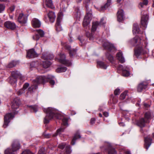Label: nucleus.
<instances>
[{
  "instance_id": "f257e3e1",
  "label": "nucleus",
  "mask_w": 154,
  "mask_h": 154,
  "mask_svg": "<svg viewBox=\"0 0 154 154\" xmlns=\"http://www.w3.org/2000/svg\"><path fill=\"white\" fill-rule=\"evenodd\" d=\"M54 76L50 75H48L46 76H39L37 77L36 79L33 80L32 85L28 88V91L30 92L33 91V90L36 89L38 87V85L39 84L43 83L48 81V79H53Z\"/></svg>"
},
{
  "instance_id": "f03ea898",
  "label": "nucleus",
  "mask_w": 154,
  "mask_h": 154,
  "mask_svg": "<svg viewBox=\"0 0 154 154\" xmlns=\"http://www.w3.org/2000/svg\"><path fill=\"white\" fill-rule=\"evenodd\" d=\"M44 111L46 112L47 114L44 118V122L45 124L48 123L50 120L54 117L57 119H61V115L60 114L56 112L54 109L52 108L49 107L47 109H44Z\"/></svg>"
},
{
  "instance_id": "7ed1b4c3",
  "label": "nucleus",
  "mask_w": 154,
  "mask_h": 154,
  "mask_svg": "<svg viewBox=\"0 0 154 154\" xmlns=\"http://www.w3.org/2000/svg\"><path fill=\"white\" fill-rule=\"evenodd\" d=\"M24 77L22 76L19 72L14 71L11 72V76L8 78L9 82L12 85H14L15 87L17 82V79L19 78L21 80L23 79Z\"/></svg>"
},
{
  "instance_id": "20e7f679",
  "label": "nucleus",
  "mask_w": 154,
  "mask_h": 154,
  "mask_svg": "<svg viewBox=\"0 0 154 154\" xmlns=\"http://www.w3.org/2000/svg\"><path fill=\"white\" fill-rule=\"evenodd\" d=\"M143 41L138 36H136L133 38L131 39L129 42V43L132 45L136 46V47H142L145 46L146 44L145 42V45H143Z\"/></svg>"
},
{
  "instance_id": "39448f33",
  "label": "nucleus",
  "mask_w": 154,
  "mask_h": 154,
  "mask_svg": "<svg viewBox=\"0 0 154 154\" xmlns=\"http://www.w3.org/2000/svg\"><path fill=\"white\" fill-rule=\"evenodd\" d=\"M101 149H103L107 151L108 154H116V151L112 146L111 144L109 143L105 142V146L101 147Z\"/></svg>"
},
{
  "instance_id": "423d86ee",
  "label": "nucleus",
  "mask_w": 154,
  "mask_h": 154,
  "mask_svg": "<svg viewBox=\"0 0 154 154\" xmlns=\"http://www.w3.org/2000/svg\"><path fill=\"white\" fill-rule=\"evenodd\" d=\"M141 14L142 15L141 20V24L144 27L146 28L147 27L149 16L146 12L144 11L141 12Z\"/></svg>"
},
{
  "instance_id": "0eeeda50",
  "label": "nucleus",
  "mask_w": 154,
  "mask_h": 154,
  "mask_svg": "<svg viewBox=\"0 0 154 154\" xmlns=\"http://www.w3.org/2000/svg\"><path fill=\"white\" fill-rule=\"evenodd\" d=\"M17 13H16V17H17V21L22 25L26 23L27 21V17L22 13H20L17 16Z\"/></svg>"
},
{
  "instance_id": "6e6552de",
  "label": "nucleus",
  "mask_w": 154,
  "mask_h": 154,
  "mask_svg": "<svg viewBox=\"0 0 154 154\" xmlns=\"http://www.w3.org/2000/svg\"><path fill=\"white\" fill-rule=\"evenodd\" d=\"M118 69L122 70V75L123 76L127 77L130 75L129 68L128 66L123 67L122 65H120L118 66Z\"/></svg>"
},
{
  "instance_id": "1a4fd4ad",
  "label": "nucleus",
  "mask_w": 154,
  "mask_h": 154,
  "mask_svg": "<svg viewBox=\"0 0 154 154\" xmlns=\"http://www.w3.org/2000/svg\"><path fill=\"white\" fill-rule=\"evenodd\" d=\"M14 116L11 113H9L6 114L4 117V122L3 125L4 128H6L10 122V120L12 119Z\"/></svg>"
},
{
  "instance_id": "9d476101",
  "label": "nucleus",
  "mask_w": 154,
  "mask_h": 154,
  "mask_svg": "<svg viewBox=\"0 0 154 154\" xmlns=\"http://www.w3.org/2000/svg\"><path fill=\"white\" fill-rule=\"evenodd\" d=\"M65 56L64 54H60L59 59L56 58L55 59H58L59 61L61 63L65 65L69 66L71 64V62L69 60H65Z\"/></svg>"
},
{
  "instance_id": "9b49d317",
  "label": "nucleus",
  "mask_w": 154,
  "mask_h": 154,
  "mask_svg": "<svg viewBox=\"0 0 154 154\" xmlns=\"http://www.w3.org/2000/svg\"><path fill=\"white\" fill-rule=\"evenodd\" d=\"M62 17V14L61 13L58 14L57 20V22L55 25L56 30L58 32L61 31L62 29V27L60 24Z\"/></svg>"
},
{
  "instance_id": "f8f14e48",
  "label": "nucleus",
  "mask_w": 154,
  "mask_h": 154,
  "mask_svg": "<svg viewBox=\"0 0 154 154\" xmlns=\"http://www.w3.org/2000/svg\"><path fill=\"white\" fill-rule=\"evenodd\" d=\"M103 18H102L101 19L100 23H99L97 21H95L93 22L92 26V28L91 29V31H95L96 30V29L98 26H99L100 25H103L104 24H105V22H103Z\"/></svg>"
},
{
  "instance_id": "ddd939ff",
  "label": "nucleus",
  "mask_w": 154,
  "mask_h": 154,
  "mask_svg": "<svg viewBox=\"0 0 154 154\" xmlns=\"http://www.w3.org/2000/svg\"><path fill=\"white\" fill-rule=\"evenodd\" d=\"M103 45L106 49L111 52L116 50L115 47L112 44L107 41L104 42L103 43Z\"/></svg>"
},
{
  "instance_id": "4468645a",
  "label": "nucleus",
  "mask_w": 154,
  "mask_h": 154,
  "mask_svg": "<svg viewBox=\"0 0 154 154\" xmlns=\"http://www.w3.org/2000/svg\"><path fill=\"white\" fill-rule=\"evenodd\" d=\"M85 3V6L86 8L87 11V14L85 16V18L91 21L92 17L91 8H89V6H88L87 3Z\"/></svg>"
},
{
  "instance_id": "2eb2a0df",
  "label": "nucleus",
  "mask_w": 154,
  "mask_h": 154,
  "mask_svg": "<svg viewBox=\"0 0 154 154\" xmlns=\"http://www.w3.org/2000/svg\"><path fill=\"white\" fill-rule=\"evenodd\" d=\"M21 102L20 100L18 98L14 99L12 103L11 107L13 111L15 109H17L19 106Z\"/></svg>"
},
{
  "instance_id": "dca6fc26",
  "label": "nucleus",
  "mask_w": 154,
  "mask_h": 154,
  "mask_svg": "<svg viewBox=\"0 0 154 154\" xmlns=\"http://www.w3.org/2000/svg\"><path fill=\"white\" fill-rule=\"evenodd\" d=\"M38 56V54L33 49L29 50L27 53V57L29 58L37 57Z\"/></svg>"
},
{
  "instance_id": "f3484780",
  "label": "nucleus",
  "mask_w": 154,
  "mask_h": 154,
  "mask_svg": "<svg viewBox=\"0 0 154 154\" xmlns=\"http://www.w3.org/2000/svg\"><path fill=\"white\" fill-rule=\"evenodd\" d=\"M12 148L13 152H15L18 150L20 148V145L17 140H14L12 144Z\"/></svg>"
},
{
  "instance_id": "a211bd4d",
  "label": "nucleus",
  "mask_w": 154,
  "mask_h": 154,
  "mask_svg": "<svg viewBox=\"0 0 154 154\" xmlns=\"http://www.w3.org/2000/svg\"><path fill=\"white\" fill-rule=\"evenodd\" d=\"M5 26L7 28L11 29H14L16 28V25L13 22H11L10 21H7L4 23Z\"/></svg>"
},
{
  "instance_id": "6ab92c4d",
  "label": "nucleus",
  "mask_w": 154,
  "mask_h": 154,
  "mask_svg": "<svg viewBox=\"0 0 154 154\" xmlns=\"http://www.w3.org/2000/svg\"><path fill=\"white\" fill-rule=\"evenodd\" d=\"M117 20L118 21L122 22L124 18L123 11L122 9L119 10L117 13Z\"/></svg>"
},
{
  "instance_id": "aec40b11",
  "label": "nucleus",
  "mask_w": 154,
  "mask_h": 154,
  "mask_svg": "<svg viewBox=\"0 0 154 154\" xmlns=\"http://www.w3.org/2000/svg\"><path fill=\"white\" fill-rule=\"evenodd\" d=\"M147 45V44H146L145 46L143 47V48L142 47H140V48H139V47H136L137 49L135 50L134 51L135 55L137 57H138L141 54L143 53V51L145 48H146Z\"/></svg>"
},
{
  "instance_id": "412c9836",
  "label": "nucleus",
  "mask_w": 154,
  "mask_h": 154,
  "mask_svg": "<svg viewBox=\"0 0 154 154\" xmlns=\"http://www.w3.org/2000/svg\"><path fill=\"white\" fill-rule=\"evenodd\" d=\"M32 24L33 26L35 28H39L41 25L40 21L36 18H33L32 20Z\"/></svg>"
},
{
  "instance_id": "4be33fe9",
  "label": "nucleus",
  "mask_w": 154,
  "mask_h": 154,
  "mask_svg": "<svg viewBox=\"0 0 154 154\" xmlns=\"http://www.w3.org/2000/svg\"><path fill=\"white\" fill-rule=\"evenodd\" d=\"M152 139L149 137L145 138V147L147 149L151 144Z\"/></svg>"
},
{
  "instance_id": "5701e85b",
  "label": "nucleus",
  "mask_w": 154,
  "mask_h": 154,
  "mask_svg": "<svg viewBox=\"0 0 154 154\" xmlns=\"http://www.w3.org/2000/svg\"><path fill=\"white\" fill-rule=\"evenodd\" d=\"M64 46L69 51V54L70 57L73 56L76 54V50L74 49H71L70 46L67 44L65 45Z\"/></svg>"
},
{
  "instance_id": "b1692460",
  "label": "nucleus",
  "mask_w": 154,
  "mask_h": 154,
  "mask_svg": "<svg viewBox=\"0 0 154 154\" xmlns=\"http://www.w3.org/2000/svg\"><path fill=\"white\" fill-rule=\"evenodd\" d=\"M148 123L149 122H146V120L144 118H142L138 121L137 124L140 127H143L145 126L146 123Z\"/></svg>"
},
{
  "instance_id": "393cba45",
  "label": "nucleus",
  "mask_w": 154,
  "mask_h": 154,
  "mask_svg": "<svg viewBox=\"0 0 154 154\" xmlns=\"http://www.w3.org/2000/svg\"><path fill=\"white\" fill-rule=\"evenodd\" d=\"M42 58L45 60H51L54 57V56L52 54H44L42 56Z\"/></svg>"
},
{
  "instance_id": "a878e982",
  "label": "nucleus",
  "mask_w": 154,
  "mask_h": 154,
  "mask_svg": "<svg viewBox=\"0 0 154 154\" xmlns=\"http://www.w3.org/2000/svg\"><path fill=\"white\" fill-rule=\"evenodd\" d=\"M48 15L50 22H54L55 17L54 13L52 11H49Z\"/></svg>"
},
{
  "instance_id": "bb28decb",
  "label": "nucleus",
  "mask_w": 154,
  "mask_h": 154,
  "mask_svg": "<svg viewBox=\"0 0 154 154\" xmlns=\"http://www.w3.org/2000/svg\"><path fill=\"white\" fill-rule=\"evenodd\" d=\"M111 4V0H107L106 3L104 5L101 6L100 9V11H104L107 9Z\"/></svg>"
},
{
  "instance_id": "cd10ccee",
  "label": "nucleus",
  "mask_w": 154,
  "mask_h": 154,
  "mask_svg": "<svg viewBox=\"0 0 154 154\" xmlns=\"http://www.w3.org/2000/svg\"><path fill=\"white\" fill-rule=\"evenodd\" d=\"M117 59L121 63H123L125 62L124 57L122 56V54L121 52H119L116 54Z\"/></svg>"
},
{
  "instance_id": "c85d7f7f",
  "label": "nucleus",
  "mask_w": 154,
  "mask_h": 154,
  "mask_svg": "<svg viewBox=\"0 0 154 154\" xmlns=\"http://www.w3.org/2000/svg\"><path fill=\"white\" fill-rule=\"evenodd\" d=\"M147 86L146 83L142 82L137 87V91L138 92H141L144 88H145Z\"/></svg>"
},
{
  "instance_id": "c756f323",
  "label": "nucleus",
  "mask_w": 154,
  "mask_h": 154,
  "mask_svg": "<svg viewBox=\"0 0 154 154\" xmlns=\"http://www.w3.org/2000/svg\"><path fill=\"white\" fill-rule=\"evenodd\" d=\"M140 29L137 23H134L133 25V33H140Z\"/></svg>"
},
{
  "instance_id": "7c9ffc66",
  "label": "nucleus",
  "mask_w": 154,
  "mask_h": 154,
  "mask_svg": "<svg viewBox=\"0 0 154 154\" xmlns=\"http://www.w3.org/2000/svg\"><path fill=\"white\" fill-rule=\"evenodd\" d=\"M81 136L79 134L78 132L76 133L74 135V136L73 138L72 141L71 142V144L72 145H74L75 143V141L78 138H81Z\"/></svg>"
},
{
  "instance_id": "2f4dec72",
  "label": "nucleus",
  "mask_w": 154,
  "mask_h": 154,
  "mask_svg": "<svg viewBox=\"0 0 154 154\" xmlns=\"http://www.w3.org/2000/svg\"><path fill=\"white\" fill-rule=\"evenodd\" d=\"M44 1L45 2V4L48 7L51 8H54L51 0H44Z\"/></svg>"
},
{
  "instance_id": "473e14b6",
  "label": "nucleus",
  "mask_w": 154,
  "mask_h": 154,
  "mask_svg": "<svg viewBox=\"0 0 154 154\" xmlns=\"http://www.w3.org/2000/svg\"><path fill=\"white\" fill-rule=\"evenodd\" d=\"M97 65L98 66L103 69H106L108 66L103 62L101 61H99L97 62Z\"/></svg>"
},
{
  "instance_id": "72a5a7b5",
  "label": "nucleus",
  "mask_w": 154,
  "mask_h": 154,
  "mask_svg": "<svg viewBox=\"0 0 154 154\" xmlns=\"http://www.w3.org/2000/svg\"><path fill=\"white\" fill-rule=\"evenodd\" d=\"M18 63L17 61H13L9 63L7 66L8 68H11L16 66Z\"/></svg>"
},
{
  "instance_id": "f704fd0d",
  "label": "nucleus",
  "mask_w": 154,
  "mask_h": 154,
  "mask_svg": "<svg viewBox=\"0 0 154 154\" xmlns=\"http://www.w3.org/2000/svg\"><path fill=\"white\" fill-rule=\"evenodd\" d=\"M45 60L43 61L42 65L44 68H47L51 65V63L48 60Z\"/></svg>"
},
{
  "instance_id": "c9c22d12",
  "label": "nucleus",
  "mask_w": 154,
  "mask_h": 154,
  "mask_svg": "<svg viewBox=\"0 0 154 154\" xmlns=\"http://www.w3.org/2000/svg\"><path fill=\"white\" fill-rule=\"evenodd\" d=\"M144 119L146 120V122H149L151 119V114L149 112H147L145 113Z\"/></svg>"
},
{
  "instance_id": "e433bc0d",
  "label": "nucleus",
  "mask_w": 154,
  "mask_h": 154,
  "mask_svg": "<svg viewBox=\"0 0 154 154\" xmlns=\"http://www.w3.org/2000/svg\"><path fill=\"white\" fill-rule=\"evenodd\" d=\"M32 112H36L37 111L38 107L36 105L28 106Z\"/></svg>"
},
{
  "instance_id": "4c0bfd02",
  "label": "nucleus",
  "mask_w": 154,
  "mask_h": 154,
  "mask_svg": "<svg viewBox=\"0 0 154 154\" xmlns=\"http://www.w3.org/2000/svg\"><path fill=\"white\" fill-rule=\"evenodd\" d=\"M64 128L61 127L59 128V129L57 130V133L53 135V136L55 137L57 135H60L62 132L64 131Z\"/></svg>"
},
{
  "instance_id": "58836bf2",
  "label": "nucleus",
  "mask_w": 154,
  "mask_h": 154,
  "mask_svg": "<svg viewBox=\"0 0 154 154\" xmlns=\"http://www.w3.org/2000/svg\"><path fill=\"white\" fill-rule=\"evenodd\" d=\"M67 70L66 68V67H61L58 68L56 70V71L57 72H64L66 71Z\"/></svg>"
},
{
  "instance_id": "ea45409f",
  "label": "nucleus",
  "mask_w": 154,
  "mask_h": 154,
  "mask_svg": "<svg viewBox=\"0 0 154 154\" xmlns=\"http://www.w3.org/2000/svg\"><path fill=\"white\" fill-rule=\"evenodd\" d=\"M141 1L142 2L140 3L139 5V7L143 8L144 5H147L148 3L147 0H141Z\"/></svg>"
},
{
  "instance_id": "a19ab883",
  "label": "nucleus",
  "mask_w": 154,
  "mask_h": 154,
  "mask_svg": "<svg viewBox=\"0 0 154 154\" xmlns=\"http://www.w3.org/2000/svg\"><path fill=\"white\" fill-rule=\"evenodd\" d=\"M14 152L11 149L8 148L5 150V154H14Z\"/></svg>"
},
{
  "instance_id": "79ce46f5",
  "label": "nucleus",
  "mask_w": 154,
  "mask_h": 154,
  "mask_svg": "<svg viewBox=\"0 0 154 154\" xmlns=\"http://www.w3.org/2000/svg\"><path fill=\"white\" fill-rule=\"evenodd\" d=\"M91 21L84 18L83 22V25L84 27H85L88 26L90 23Z\"/></svg>"
},
{
  "instance_id": "37998d69",
  "label": "nucleus",
  "mask_w": 154,
  "mask_h": 154,
  "mask_svg": "<svg viewBox=\"0 0 154 154\" xmlns=\"http://www.w3.org/2000/svg\"><path fill=\"white\" fill-rule=\"evenodd\" d=\"M66 154H70L72 152V150L70 149V146L69 145L66 146Z\"/></svg>"
},
{
  "instance_id": "c03bdc74",
  "label": "nucleus",
  "mask_w": 154,
  "mask_h": 154,
  "mask_svg": "<svg viewBox=\"0 0 154 154\" xmlns=\"http://www.w3.org/2000/svg\"><path fill=\"white\" fill-rule=\"evenodd\" d=\"M106 56L110 62H112L113 61V57L111 54L107 53L106 54Z\"/></svg>"
},
{
  "instance_id": "a18cd8bd",
  "label": "nucleus",
  "mask_w": 154,
  "mask_h": 154,
  "mask_svg": "<svg viewBox=\"0 0 154 154\" xmlns=\"http://www.w3.org/2000/svg\"><path fill=\"white\" fill-rule=\"evenodd\" d=\"M36 32L39 34L40 37H43L44 35V32L41 29H39L36 30Z\"/></svg>"
},
{
  "instance_id": "49530a36",
  "label": "nucleus",
  "mask_w": 154,
  "mask_h": 154,
  "mask_svg": "<svg viewBox=\"0 0 154 154\" xmlns=\"http://www.w3.org/2000/svg\"><path fill=\"white\" fill-rule=\"evenodd\" d=\"M127 93V92L126 91H125L122 93L120 96V99L121 100L124 99L125 98Z\"/></svg>"
},
{
  "instance_id": "de8ad7c7",
  "label": "nucleus",
  "mask_w": 154,
  "mask_h": 154,
  "mask_svg": "<svg viewBox=\"0 0 154 154\" xmlns=\"http://www.w3.org/2000/svg\"><path fill=\"white\" fill-rule=\"evenodd\" d=\"M75 11L76 13V16L78 17H80L81 15L80 10L78 8H75Z\"/></svg>"
},
{
  "instance_id": "09e8293b",
  "label": "nucleus",
  "mask_w": 154,
  "mask_h": 154,
  "mask_svg": "<svg viewBox=\"0 0 154 154\" xmlns=\"http://www.w3.org/2000/svg\"><path fill=\"white\" fill-rule=\"evenodd\" d=\"M86 35L90 40L93 39V37L92 36V34L90 32H87L86 33Z\"/></svg>"
},
{
  "instance_id": "8fccbe9b",
  "label": "nucleus",
  "mask_w": 154,
  "mask_h": 154,
  "mask_svg": "<svg viewBox=\"0 0 154 154\" xmlns=\"http://www.w3.org/2000/svg\"><path fill=\"white\" fill-rule=\"evenodd\" d=\"M66 146V144L65 143H62L59 145L58 147L60 149H63L65 146Z\"/></svg>"
},
{
  "instance_id": "3c124183",
  "label": "nucleus",
  "mask_w": 154,
  "mask_h": 154,
  "mask_svg": "<svg viewBox=\"0 0 154 154\" xmlns=\"http://www.w3.org/2000/svg\"><path fill=\"white\" fill-rule=\"evenodd\" d=\"M5 6L3 4H0V13L2 12L5 10Z\"/></svg>"
},
{
  "instance_id": "603ef678",
  "label": "nucleus",
  "mask_w": 154,
  "mask_h": 154,
  "mask_svg": "<svg viewBox=\"0 0 154 154\" xmlns=\"http://www.w3.org/2000/svg\"><path fill=\"white\" fill-rule=\"evenodd\" d=\"M21 154H34L29 150H27L23 151Z\"/></svg>"
},
{
  "instance_id": "864d4df0",
  "label": "nucleus",
  "mask_w": 154,
  "mask_h": 154,
  "mask_svg": "<svg viewBox=\"0 0 154 154\" xmlns=\"http://www.w3.org/2000/svg\"><path fill=\"white\" fill-rule=\"evenodd\" d=\"M32 38L33 40L37 41L39 39L40 36L38 35V34H36L33 36Z\"/></svg>"
},
{
  "instance_id": "5fc2aeb1",
  "label": "nucleus",
  "mask_w": 154,
  "mask_h": 154,
  "mask_svg": "<svg viewBox=\"0 0 154 154\" xmlns=\"http://www.w3.org/2000/svg\"><path fill=\"white\" fill-rule=\"evenodd\" d=\"M25 90L23 88L22 89H21L18 91L17 92V94L18 95H20L22 94L25 93Z\"/></svg>"
},
{
  "instance_id": "6e6d98bb",
  "label": "nucleus",
  "mask_w": 154,
  "mask_h": 154,
  "mask_svg": "<svg viewBox=\"0 0 154 154\" xmlns=\"http://www.w3.org/2000/svg\"><path fill=\"white\" fill-rule=\"evenodd\" d=\"M63 124L64 125L66 126L67 125V121L68 120L66 118H64L62 119Z\"/></svg>"
},
{
  "instance_id": "4d7b16f0",
  "label": "nucleus",
  "mask_w": 154,
  "mask_h": 154,
  "mask_svg": "<svg viewBox=\"0 0 154 154\" xmlns=\"http://www.w3.org/2000/svg\"><path fill=\"white\" fill-rule=\"evenodd\" d=\"M15 9V7L13 5L10 7L8 11L10 13H12L14 11Z\"/></svg>"
},
{
  "instance_id": "13d9d810",
  "label": "nucleus",
  "mask_w": 154,
  "mask_h": 154,
  "mask_svg": "<svg viewBox=\"0 0 154 154\" xmlns=\"http://www.w3.org/2000/svg\"><path fill=\"white\" fill-rule=\"evenodd\" d=\"M38 154H45L44 148L41 149L38 152Z\"/></svg>"
},
{
  "instance_id": "bf43d9fd",
  "label": "nucleus",
  "mask_w": 154,
  "mask_h": 154,
  "mask_svg": "<svg viewBox=\"0 0 154 154\" xmlns=\"http://www.w3.org/2000/svg\"><path fill=\"white\" fill-rule=\"evenodd\" d=\"M114 94L116 95L119 94L120 93V89L119 88H117L114 91Z\"/></svg>"
},
{
  "instance_id": "052dcab7",
  "label": "nucleus",
  "mask_w": 154,
  "mask_h": 154,
  "mask_svg": "<svg viewBox=\"0 0 154 154\" xmlns=\"http://www.w3.org/2000/svg\"><path fill=\"white\" fill-rule=\"evenodd\" d=\"M29 84L28 83H26L23 85V88L24 90L26 89L29 86Z\"/></svg>"
},
{
  "instance_id": "680f3d73",
  "label": "nucleus",
  "mask_w": 154,
  "mask_h": 154,
  "mask_svg": "<svg viewBox=\"0 0 154 154\" xmlns=\"http://www.w3.org/2000/svg\"><path fill=\"white\" fill-rule=\"evenodd\" d=\"M95 120L94 118H92L91 119L90 121V123L91 124H94L95 122Z\"/></svg>"
},
{
  "instance_id": "e2e57ef3",
  "label": "nucleus",
  "mask_w": 154,
  "mask_h": 154,
  "mask_svg": "<svg viewBox=\"0 0 154 154\" xmlns=\"http://www.w3.org/2000/svg\"><path fill=\"white\" fill-rule=\"evenodd\" d=\"M91 0H86V1H85L84 2V5H85V3H87V5H88V6H89V4L90 3V1Z\"/></svg>"
},
{
  "instance_id": "0e129e2a",
  "label": "nucleus",
  "mask_w": 154,
  "mask_h": 154,
  "mask_svg": "<svg viewBox=\"0 0 154 154\" xmlns=\"http://www.w3.org/2000/svg\"><path fill=\"white\" fill-rule=\"evenodd\" d=\"M52 85H54L55 84V82L54 80H51L49 82Z\"/></svg>"
},
{
  "instance_id": "69168bd1",
  "label": "nucleus",
  "mask_w": 154,
  "mask_h": 154,
  "mask_svg": "<svg viewBox=\"0 0 154 154\" xmlns=\"http://www.w3.org/2000/svg\"><path fill=\"white\" fill-rule=\"evenodd\" d=\"M103 115L106 117H107L108 116V113L106 112H104L103 113Z\"/></svg>"
},
{
  "instance_id": "338daca9",
  "label": "nucleus",
  "mask_w": 154,
  "mask_h": 154,
  "mask_svg": "<svg viewBox=\"0 0 154 154\" xmlns=\"http://www.w3.org/2000/svg\"><path fill=\"white\" fill-rule=\"evenodd\" d=\"M45 137L46 138H48L50 137V135L49 134H47L45 135H44Z\"/></svg>"
},
{
  "instance_id": "774afa93",
  "label": "nucleus",
  "mask_w": 154,
  "mask_h": 154,
  "mask_svg": "<svg viewBox=\"0 0 154 154\" xmlns=\"http://www.w3.org/2000/svg\"><path fill=\"white\" fill-rule=\"evenodd\" d=\"M78 39L81 41V42L82 43L83 42V40L82 38H79Z\"/></svg>"
}]
</instances>
